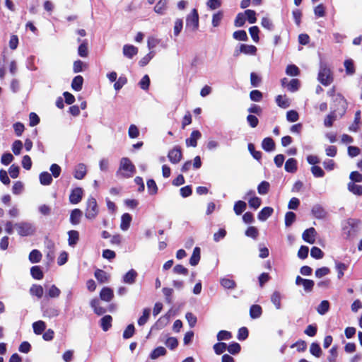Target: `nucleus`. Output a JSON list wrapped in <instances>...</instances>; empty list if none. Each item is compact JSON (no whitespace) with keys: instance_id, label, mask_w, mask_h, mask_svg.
<instances>
[{"instance_id":"nucleus-10","label":"nucleus","mask_w":362,"mask_h":362,"mask_svg":"<svg viewBox=\"0 0 362 362\" xmlns=\"http://www.w3.org/2000/svg\"><path fill=\"white\" fill-rule=\"evenodd\" d=\"M83 189L81 187L74 189L69 195V202L73 204L79 203L82 199Z\"/></svg>"},{"instance_id":"nucleus-52","label":"nucleus","mask_w":362,"mask_h":362,"mask_svg":"<svg viewBox=\"0 0 362 362\" xmlns=\"http://www.w3.org/2000/svg\"><path fill=\"white\" fill-rule=\"evenodd\" d=\"M83 77L81 76H76L71 83V87L73 89L77 90L78 89L81 88L82 84H83Z\"/></svg>"},{"instance_id":"nucleus-6","label":"nucleus","mask_w":362,"mask_h":362,"mask_svg":"<svg viewBox=\"0 0 362 362\" xmlns=\"http://www.w3.org/2000/svg\"><path fill=\"white\" fill-rule=\"evenodd\" d=\"M257 49L255 46L252 45L241 44L239 48L234 50L233 55L238 57L241 53L246 55L255 56L257 54Z\"/></svg>"},{"instance_id":"nucleus-4","label":"nucleus","mask_w":362,"mask_h":362,"mask_svg":"<svg viewBox=\"0 0 362 362\" xmlns=\"http://www.w3.org/2000/svg\"><path fill=\"white\" fill-rule=\"evenodd\" d=\"M99 212L96 199L93 197H89L86 202L85 216L87 219L93 220L96 218Z\"/></svg>"},{"instance_id":"nucleus-26","label":"nucleus","mask_w":362,"mask_h":362,"mask_svg":"<svg viewBox=\"0 0 362 362\" xmlns=\"http://www.w3.org/2000/svg\"><path fill=\"white\" fill-rule=\"evenodd\" d=\"M33 332L35 334H41L46 329V324L42 320H38L33 324Z\"/></svg>"},{"instance_id":"nucleus-55","label":"nucleus","mask_w":362,"mask_h":362,"mask_svg":"<svg viewBox=\"0 0 362 362\" xmlns=\"http://www.w3.org/2000/svg\"><path fill=\"white\" fill-rule=\"evenodd\" d=\"M232 338V334L226 330H221L217 334V339L218 341L229 340Z\"/></svg>"},{"instance_id":"nucleus-32","label":"nucleus","mask_w":362,"mask_h":362,"mask_svg":"<svg viewBox=\"0 0 362 362\" xmlns=\"http://www.w3.org/2000/svg\"><path fill=\"white\" fill-rule=\"evenodd\" d=\"M43 288L40 285L33 284L30 288V293L32 296H35L38 298H40L43 296Z\"/></svg>"},{"instance_id":"nucleus-44","label":"nucleus","mask_w":362,"mask_h":362,"mask_svg":"<svg viewBox=\"0 0 362 362\" xmlns=\"http://www.w3.org/2000/svg\"><path fill=\"white\" fill-rule=\"evenodd\" d=\"M246 203L243 201H238L234 204V211L237 215H240L246 209Z\"/></svg>"},{"instance_id":"nucleus-47","label":"nucleus","mask_w":362,"mask_h":362,"mask_svg":"<svg viewBox=\"0 0 362 362\" xmlns=\"http://www.w3.org/2000/svg\"><path fill=\"white\" fill-rule=\"evenodd\" d=\"M78 53L81 57H86L88 54V42L84 40L78 47Z\"/></svg>"},{"instance_id":"nucleus-2","label":"nucleus","mask_w":362,"mask_h":362,"mask_svg":"<svg viewBox=\"0 0 362 362\" xmlns=\"http://www.w3.org/2000/svg\"><path fill=\"white\" fill-rule=\"evenodd\" d=\"M14 228L17 233L22 237L32 236L36 232V228L35 225L28 221H19L14 223Z\"/></svg>"},{"instance_id":"nucleus-7","label":"nucleus","mask_w":362,"mask_h":362,"mask_svg":"<svg viewBox=\"0 0 362 362\" xmlns=\"http://www.w3.org/2000/svg\"><path fill=\"white\" fill-rule=\"evenodd\" d=\"M182 157L181 148L177 146L171 149L168 154L169 160L173 164L178 163L181 160Z\"/></svg>"},{"instance_id":"nucleus-43","label":"nucleus","mask_w":362,"mask_h":362,"mask_svg":"<svg viewBox=\"0 0 362 362\" xmlns=\"http://www.w3.org/2000/svg\"><path fill=\"white\" fill-rule=\"evenodd\" d=\"M223 13L221 11L213 14L211 23L214 28L219 26V25L223 19Z\"/></svg>"},{"instance_id":"nucleus-41","label":"nucleus","mask_w":362,"mask_h":362,"mask_svg":"<svg viewBox=\"0 0 362 362\" xmlns=\"http://www.w3.org/2000/svg\"><path fill=\"white\" fill-rule=\"evenodd\" d=\"M166 354V349L163 346L156 348L151 354L150 357L151 359H156L160 356H164Z\"/></svg>"},{"instance_id":"nucleus-34","label":"nucleus","mask_w":362,"mask_h":362,"mask_svg":"<svg viewBox=\"0 0 362 362\" xmlns=\"http://www.w3.org/2000/svg\"><path fill=\"white\" fill-rule=\"evenodd\" d=\"M200 260V248L198 247H194L192 255L189 259V264L192 266H196L198 264Z\"/></svg>"},{"instance_id":"nucleus-56","label":"nucleus","mask_w":362,"mask_h":362,"mask_svg":"<svg viewBox=\"0 0 362 362\" xmlns=\"http://www.w3.org/2000/svg\"><path fill=\"white\" fill-rule=\"evenodd\" d=\"M23 143L20 140H16L12 144V151L16 156L21 153L23 148Z\"/></svg>"},{"instance_id":"nucleus-57","label":"nucleus","mask_w":362,"mask_h":362,"mask_svg":"<svg viewBox=\"0 0 362 362\" xmlns=\"http://www.w3.org/2000/svg\"><path fill=\"white\" fill-rule=\"evenodd\" d=\"M128 135L131 139H136L139 136V130L134 124H131L129 127Z\"/></svg>"},{"instance_id":"nucleus-1","label":"nucleus","mask_w":362,"mask_h":362,"mask_svg":"<svg viewBox=\"0 0 362 362\" xmlns=\"http://www.w3.org/2000/svg\"><path fill=\"white\" fill-rule=\"evenodd\" d=\"M136 172L135 165L129 158H122L119 161V166L116 172V175L119 178H130Z\"/></svg>"},{"instance_id":"nucleus-19","label":"nucleus","mask_w":362,"mask_h":362,"mask_svg":"<svg viewBox=\"0 0 362 362\" xmlns=\"http://www.w3.org/2000/svg\"><path fill=\"white\" fill-rule=\"evenodd\" d=\"M132 216L129 214L125 213L122 216L120 228L121 230L126 231L129 229L130 223L132 222Z\"/></svg>"},{"instance_id":"nucleus-16","label":"nucleus","mask_w":362,"mask_h":362,"mask_svg":"<svg viewBox=\"0 0 362 362\" xmlns=\"http://www.w3.org/2000/svg\"><path fill=\"white\" fill-rule=\"evenodd\" d=\"M113 296V291L109 287H104L100 293V299L106 302L111 301Z\"/></svg>"},{"instance_id":"nucleus-63","label":"nucleus","mask_w":362,"mask_h":362,"mask_svg":"<svg viewBox=\"0 0 362 362\" xmlns=\"http://www.w3.org/2000/svg\"><path fill=\"white\" fill-rule=\"evenodd\" d=\"M298 113L295 110L288 111L286 113V119L290 122H294L298 120Z\"/></svg>"},{"instance_id":"nucleus-18","label":"nucleus","mask_w":362,"mask_h":362,"mask_svg":"<svg viewBox=\"0 0 362 362\" xmlns=\"http://www.w3.org/2000/svg\"><path fill=\"white\" fill-rule=\"evenodd\" d=\"M83 213L78 209H75L71 211L70 214V222L72 225H78L80 223L81 218L82 217Z\"/></svg>"},{"instance_id":"nucleus-20","label":"nucleus","mask_w":362,"mask_h":362,"mask_svg":"<svg viewBox=\"0 0 362 362\" xmlns=\"http://www.w3.org/2000/svg\"><path fill=\"white\" fill-rule=\"evenodd\" d=\"M68 235L69 245L74 247L79 240V233L77 230H71L68 232Z\"/></svg>"},{"instance_id":"nucleus-27","label":"nucleus","mask_w":362,"mask_h":362,"mask_svg":"<svg viewBox=\"0 0 362 362\" xmlns=\"http://www.w3.org/2000/svg\"><path fill=\"white\" fill-rule=\"evenodd\" d=\"M42 255L38 250H33L29 254V260L31 263H38L41 261Z\"/></svg>"},{"instance_id":"nucleus-62","label":"nucleus","mask_w":362,"mask_h":362,"mask_svg":"<svg viewBox=\"0 0 362 362\" xmlns=\"http://www.w3.org/2000/svg\"><path fill=\"white\" fill-rule=\"evenodd\" d=\"M310 255L317 259H322L323 257V252L317 247H313L310 251Z\"/></svg>"},{"instance_id":"nucleus-24","label":"nucleus","mask_w":362,"mask_h":362,"mask_svg":"<svg viewBox=\"0 0 362 362\" xmlns=\"http://www.w3.org/2000/svg\"><path fill=\"white\" fill-rule=\"evenodd\" d=\"M312 214L316 218H324L326 216V211L320 205H315L312 209Z\"/></svg>"},{"instance_id":"nucleus-58","label":"nucleus","mask_w":362,"mask_h":362,"mask_svg":"<svg viewBox=\"0 0 362 362\" xmlns=\"http://www.w3.org/2000/svg\"><path fill=\"white\" fill-rule=\"evenodd\" d=\"M233 37L235 40H241V41H247V35L245 30H238L233 33Z\"/></svg>"},{"instance_id":"nucleus-17","label":"nucleus","mask_w":362,"mask_h":362,"mask_svg":"<svg viewBox=\"0 0 362 362\" xmlns=\"http://www.w3.org/2000/svg\"><path fill=\"white\" fill-rule=\"evenodd\" d=\"M285 170L288 173H294L298 169V162L295 158H289L286 161Z\"/></svg>"},{"instance_id":"nucleus-9","label":"nucleus","mask_w":362,"mask_h":362,"mask_svg":"<svg viewBox=\"0 0 362 362\" xmlns=\"http://www.w3.org/2000/svg\"><path fill=\"white\" fill-rule=\"evenodd\" d=\"M168 8V0H159L153 7V11L160 16H163L166 13Z\"/></svg>"},{"instance_id":"nucleus-38","label":"nucleus","mask_w":362,"mask_h":362,"mask_svg":"<svg viewBox=\"0 0 362 362\" xmlns=\"http://www.w3.org/2000/svg\"><path fill=\"white\" fill-rule=\"evenodd\" d=\"M183 28V21L182 18H176L174 21L173 25V34L175 37H177Z\"/></svg>"},{"instance_id":"nucleus-39","label":"nucleus","mask_w":362,"mask_h":362,"mask_svg":"<svg viewBox=\"0 0 362 362\" xmlns=\"http://www.w3.org/2000/svg\"><path fill=\"white\" fill-rule=\"evenodd\" d=\"M30 274L35 279L40 280L43 278V272L39 266H33L30 269Z\"/></svg>"},{"instance_id":"nucleus-13","label":"nucleus","mask_w":362,"mask_h":362,"mask_svg":"<svg viewBox=\"0 0 362 362\" xmlns=\"http://www.w3.org/2000/svg\"><path fill=\"white\" fill-rule=\"evenodd\" d=\"M201 136L202 134L199 131H193L191 133L189 138L186 139L187 146L196 147L197 146V140H199L201 138Z\"/></svg>"},{"instance_id":"nucleus-23","label":"nucleus","mask_w":362,"mask_h":362,"mask_svg":"<svg viewBox=\"0 0 362 362\" xmlns=\"http://www.w3.org/2000/svg\"><path fill=\"white\" fill-rule=\"evenodd\" d=\"M348 190L357 196L362 195V185L354 183V182H349L347 185Z\"/></svg>"},{"instance_id":"nucleus-36","label":"nucleus","mask_w":362,"mask_h":362,"mask_svg":"<svg viewBox=\"0 0 362 362\" xmlns=\"http://www.w3.org/2000/svg\"><path fill=\"white\" fill-rule=\"evenodd\" d=\"M112 318L110 315H105L100 320V325L103 331H107L112 326Z\"/></svg>"},{"instance_id":"nucleus-42","label":"nucleus","mask_w":362,"mask_h":362,"mask_svg":"<svg viewBox=\"0 0 362 362\" xmlns=\"http://www.w3.org/2000/svg\"><path fill=\"white\" fill-rule=\"evenodd\" d=\"M59 310L54 307H48L43 311V316L49 318L58 316Z\"/></svg>"},{"instance_id":"nucleus-8","label":"nucleus","mask_w":362,"mask_h":362,"mask_svg":"<svg viewBox=\"0 0 362 362\" xmlns=\"http://www.w3.org/2000/svg\"><path fill=\"white\" fill-rule=\"evenodd\" d=\"M281 83L283 88L289 90H296L300 87V81L297 78L288 79L285 78L282 79Z\"/></svg>"},{"instance_id":"nucleus-11","label":"nucleus","mask_w":362,"mask_h":362,"mask_svg":"<svg viewBox=\"0 0 362 362\" xmlns=\"http://www.w3.org/2000/svg\"><path fill=\"white\" fill-rule=\"evenodd\" d=\"M316 235L317 232L315 229L314 228H310L303 232L302 238L305 242L313 244L315 242Z\"/></svg>"},{"instance_id":"nucleus-49","label":"nucleus","mask_w":362,"mask_h":362,"mask_svg":"<svg viewBox=\"0 0 362 362\" xmlns=\"http://www.w3.org/2000/svg\"><path fill=\"white\" fill-rule=\"evenodd\" d=\"M248 203L251 208H253L254 209H257L260 206L262 201L260 198L256 196H253L248 199Z\"/></svg>"},{"instance_id":"nucleus-59","label":"nucleus","mask_w":362,"mask_h":362,"mask_svg":"<svg viewBox=\"0 0 362 362\" xmlns=\"http://www.w3.org/2000/svg\"><path fill=\"white\" fill-rule=\"evenodd\" d=\"M222 0H209L206 2L207 7L211 10H215L221 7Z\"/></svg>"},{"instance_id":"nucleus-40","label":"nucleus","mask_w":362,"mask_h":362,"mask_svg":"<svg viewBox=\"0 0 362 362\" xmlns=\"http://www.w3.org/2000/svg\"><path fill=\"white\" fill-rule=\"evenodd\" d=\"M276 102L282 108H286L290 105V101L286 95H278L276 98Z\"/></svg>"},{"instance_id":"nucleus-37","label":"nucleus","mask_w":362,"mask_h":362,"mask_svg":"<svg viewBox=\"0 0 362 362\" xmlns=\"http://www.w3.org/2000/svg\"><path fill=\"white\" fill-rule=\"evenodd\" d=\"M221 285L226 289H233L236 286L235 282L230 279L228 278H222L220 280Z\"/></svg>"},{"instance_id":"nucleus-53","label":"nucleus","mask_w":362,"mask_h":362,"mask_svg":"<svg viewBox=\"0 0 362 362\" xmlns=\"http://www.w3.org/2000/svg\"><path fill=\"white\" fill-rule=\"evenodd\" d=\"M150 315V309L145 308L143 311V315L139 318L138 324L140 326L144 325L146 323Z\"/></svg>"},{"instance_id":"nucleus-64","label":"nucleus","mask_w":362,"mask_h":362,"mask_svg":"<svg viewBox=\"0 0 362 362\" xmlns=\"http://www.w3.org/2000/svg\"><path fill=\"white\" fill-rule=\"evenodd\" d=\"M349 178L351 182H354V183L362 182V175L358 171L351 172L349 175Z\"/></svg>"},{"instance_id":"nucleus-61","label":"nucleus","mask_w":362,"mask_h":362,"mask_svg":"<svg viewBox=\"0 0 362 362\" xmlns=\"http://www.w3.org/2000/svg\"><path fill=\"white\" fill-rule=\"evenodd\" d=\"M13 156L10 153H5L1 158V163L4 165H8L13 160Z\"/></svg>"},{"instance_id":"nucleus-33","label":"nucleus","mask_w":362,"mask_h":362,"mask_svg":"<svg viewBox=\"0 0 362 362\" xmlns=\"http://www.w3.org/2000/svg\"><path fill=\"white\" fill-rule=\"evenodd\" d=\"M281 295L279 291H274L271 296V301L277 310L281 309Z\"/></svg>"},{"instance_id":"nucleus-21","label":"nucleus","mask_w":362,"mask_h":362,"mask_svg":"<svg viewBox=\"0 0 362 362\" xmlns=\"http://www.w3.org/2000/svg\"><path fill=\"white\" fill-rule=\"evenodd\" d=\"M274 210L272 207H264L258 214V219L261 221H265L272 216Z\"/></svg>"},{"instance_id":"nucleus-29","label":"nucleus","mask_w":362,"mask_h":362,"mask_svg":"<svg viewBox=\"0 0 362 362\" xmlns=\"http://www.w3.org/2000/svg\"><path fill=\"white\" fill-rule=\"evenodd\" d=\"M39 179L40 184L42 185H49L52 182V175L47 172L41 173Z\"/></svg>"},{"instance_id":"nucleus-28","label":"nucleus","mask_w":362,"mask_h":362,"mask_svg":"<svg viewBox=\"0 0 362 362\" xmlns=\"http://www.w3.org/2000/svg\"><path fill=\"white\" fill-rule=\"evenodd\" d=\"M262 313V307L259 305H252L250 309V315L252 319L259 318Z\"/></svg>"},{"instance_id":"nucleus-15","label":"nucleus","mask_w":362,"mask_h":362,"mask_svg":"<svg viewBox=\"0 0 362 362\" xmlns=\"http://www.w3.org/2000/svg\"><path fill=\"white\" fill-rule=\"evenodd\" d=\"M137 272L132 269L123 276V282L127 284H133L136 281Z\"/></svg>"},{"instance_id":"nucleus-12","label":"nucleus","mask_w":362,"mask_h":362,"mask_svg":"<svg viewBox=\"0 0 362 362\" xmlns=\"http://www.w3.org/2000/svg\"><path fill=\"white\" fill-rule=\"evenodd\" d=\"M86 165L83 163H79L74 168V177L77 180H82L86 176Z\"/></svg>"},{"instance_id":"nucleus-22","label":"nucleus","mask_w":362,"mask_h":362,"mask_svg":"<svg viewBox=\"0 0 362 362\" xmlns=\"http://www.w3.org/2000/svg\"><path fill=\"white\" fill-rule=\"evenodd\" d=\"M95 277L100 283L107 282L110 279V275L102 269H96L95 272Z\"/></svg>"},{"instance_id":"nucleus-60","label":"nucleus","mask_w":362,"mask_h":362,"mask_svg":"<svg viewBox=\"0 0 362 362\" xmlns=\"http://www.w3.org/2000/svg\"><path fill=\"white\" fill-rule=\"evenodd\" d=\"M259 30L257 26H252V27L250 28V29H249V33H250L253 41L255 42H259Z\"/></svg>"},{"instance_id":"nucleus-54","label":"nucleus","mask_w":362,"mask_h":362,"mask_svg":"<svg viewBox=\"0 0 362 362\" xmlns=\"http://www.w3.org/2000/svg\"><path fill=\"white\" fill-rule=\"evenodd\" d=\"M296 220V214L293 212L288 211L285 215V225L286 227L291 226Z\"/></svg>"},{"instance_id":"nucleus-51","label":"nucleus","mask_w":362,"mask_h":362,"mask_svg":"<svg viewBox=\"0 0 362 362\" xmlns=\"http://www.w3.org/2000/svg\"><path fill=\"white\" fill-rule=\"evenodd\" d=\"M228 346L224 342H218L214 345V350L218 355L223 354L227 349Z\"/></svg>"},{"instance_id":"nucleus-45","label":"nucleus","mask_w":362,"mask_h":362,"mask_svg":"<svg viewBox=\"0 0 362 362\" xmlns=\"http://www.w3.org/2000/svg\"><path fill=\"white\" fill-rule=\"evenodd\" d=\"M310 352L312 355L317 358L320 357L322 353L320 345L315 342L311 344L310 346Z\"/></svg>"},{"instance_id":"nucleus-14","label":"nucleus","mask_w":362,"mask_h":362,"mask_svg":"<svg viewBox=\"0 0 362 362\" xmlns=\"http://www.w3.org/2000/svg\"><path fill=\"white\" fill-rule=\"evenodd\" d=\"M123 54L127 58H132L137 54L138 48L132 45H125L122 49Z\"/></svg>"},{"instance_id":"nucleus-5","label":"nucleus","mask_w":362,"mask_h":362,"mask_svg":"<svg viewBox=\"0 0 362 362\" xmlns=\"http://www.w3.org/2000/svg\"><path fill=\"white\" fill-rule=\"evenodd\" d=\"M318 80L324 86H327L333 81V76L330 69L326 66H321L319 74Z\"/></svg>"},{"instance_id":"nucleus-48","label":"nucleus","mask_w":362,"mask_h":362,"mask_svg":"<svg viewBox=\"0 0 362 362\" xmlns=\"http://www.w3.org/2000/svg\"><path fill=\"white\" fill-rule=\"evenodd\" d=\"M61 291L59 288H57L55 285H52L48 291H47V296L49 298H58L60 296Z\"/></svg>"},{"instance_id":"nucleus-25","label":"nucleus","mask_w":362,"mask_h":362,"mask_svg":"<svg viewBox=\"0 0 362 362\" xmlns=\"http://www.w3.org/2000/svg\"><path fill=\"white\" fill-rule=\"evenodd\" d=\"M262 147L266 151H272L275 148L274 141L272 138L267 137L263 139L262 143Z\"/></svg>"},{"instance_id":"nucleus-30","label":"nucleus","mask_w":362,"mask_h":362,"mask_svg":"<svg viewBox=\"0 0 362 362\" xmlns=\"http://www.w3.org/2000/svg\"><path fill=\"white\" fill-rule=\"evenodd\" d=\"M361 122V111L358 110L355 113L354 121L353 124L349 127V131L356 132L359 129Z\"/></svg>"},{"instance_id":"nucleus-35","label":"nucleus","mask_w":362,"mask_h":362,"mask_svg":"<svg viewBox=\"0 0 362 362\" xmlns=\"http://www.w3.org/2000/svg\"><path fill=\"white\" fill-rule=\"evenodd\" d=\"M317 312L321 315H325L329 310V303L327 300H322L316 308Z\"/></svg>"},{"instance_id":"nucleus-46","label":"nucleus","mask_w":362,"mask_h":362,"mask_svg":"<svg viewBox=\"0 0 362 362\" xmlns=\"http://www.w3.org/2000/svg\"><path fill=\"white\" fill-rule=\"evenodd\" d=\"M345 70L347 74L352 75L355 72V67L352 59H346L344 63Z\"/></svg>"},{"instance_id":"nucleus-31","label":"nucleus","mask_w":362,"mask_h":362,"mask_svg":"<svg viewBox=\"0 0 362 362\" xmlns=\"http://www.w3.org/2000/svg\"><path fill=\"white\" fill-rule=\"evenodd\" d=\"M90 306L94 310V312L98 315H101L105 313V309L103 308V307L100 306V303H99L98 299H96V298L93 299L90 301Z\"/></svg>"},{"instance_id":"nucleus-50","label":"nucleus","mask_w":362,"mask_h":362,"mask_svg":"<svg viewBox=\"0 0 362 362\" xmlns=\"http://www.w3.org/2000/svg\"><path fill=\"white\" fill-rule=\"evenodd\" d=\"M269 189V183L267 181H262L257 187L258 193L262 195L267 194Z\"/></svg>"},{"instance_id":"nucleus-3","label":"nucleus","mask_w":362,"mask_h":362,"mask_svg":"<svg viewBox=\"0 0 362 362\" xmlns=\"http://www.w3.org/2000/svg\"><path fill=\"white\" fill-rule=\"evenodd\" d=\"M199 26V16L197 8H192L185 18L186 29L191 32L198 30Z\"/></svg>"}]
</instances>
